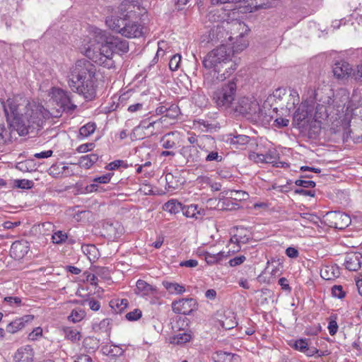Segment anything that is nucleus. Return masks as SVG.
<instances>
[{
  "label": "nucleus",
  "instance_id": "nucleus-47",
  "mask_svg": "<svg viewBox=\"0 0 362 362\" xmlns=\"http://www.w3.org/2000/svg\"><path fill=\"white\" fill-rule=\"evenodd\" d=\"M96 275L103 279L109 280L110 279V273L107 267H99L95 269Z\"/></svg>",
  "mask_w": 362,
  "mask_h": 362
},
{
  "label": "nucleus",
  "instance_id": "nucleus-38",
  "mask_svg": "<svg viewBox=\"0 0 362 362\" xmlns=\"http://www.w3.org/2000/svg\"><path fill=\"white\" fill-rule=\"evenodd\" d=\"M96 125L94 122H88L82 126L79 129V135L82 137H88L95 130Z\"/></svg>",
  "mask_w": 362,
  "mask_h": 362
},
{
  "label": "nucleus",
  "instance_id": "nucleus-7",
  "mask_svg": "<svg viewBox=\"0 0 362 362\" xmlns=\"http://www.w3.org/2000/svg\"><path fill=\"white\" fill-rule=\"evenodd\" d=\"M98 44L100 42H98ZM100 46L95 50L88 47L85 52L86 56L91 59L93 62L103 66L105 67L111 68L114 65L112 60L113 51L109 48L106 43L100 42Z\"/></svg>",
  "mask_w": 362,
  "mask_h": 362
},
{
  "label": "nucleus",
  "instance_id": "nucleus-28",
  "mask_svg": "<svg viewBox=\"0 0 362 362\" xmlns=\"http://www.w3.org/2000/svg\"><path fill=\"white\" fill-rule=\"evenodd\" d=\"M204 255L205 261L210 265L218 264L228 257L225 252H219L216 254L206 252Z\"/></svg>",
  "mask_w": 362,
  "mask_h": 362
},
{
  "label": "nucleus",
  "instance_id": "nucleus-6",
  "mask_svg": "<svg viewBox=\"0 0 362 362\" xmlns=\"http://www.w3.org/2000/svg\"><path fill=\"white\" fill-rule=\"evenodd\" d=\"M235 111L248 117H254L255 119L266 121L269 122L273 117L264 112L263 109L260 108L256 100H250L247 98H243L238 100L235 106Z\"/></svg>",
  "mask_w": 362,
  "mask_h": 362
},
{
  "label": "nucleus",
  "instance_id": "nucleus-15",
  "mask_svg": "<svg viewBox=\"0 0 362 362\" xmlns=\"http://www.w3.org/2000/svg\"><path fill=\"white\" fill-rule=\"evenodd\" d=\"M30 245L25 240H16L12 243L10 252L16 259H21L29 251Z\"/></svg>",
  "mask_w": 362,
  "mask_h": 362
},
{
  "label": "nucleus",
  "instance_id": "nucleus-35",
  "mask_svg": "<svg viewBox=\"0 0 362 362\" xmlns=\"http://www.w3.org/2000/svg\"><path fill=\"white\" fill-rule=\"evenodd\" d=\"M110 305L116 313H121L128 305L127 299H116L110 301Z\"/></svg>",
  "mask_w": 362,
  "mask_h": 362
},
{
  "label": "nucleus",
  "instance_id": "nucleus-34",
  "mask_svg": "<svg viewBox=\"0 0 362 362\" xmlns=\"http://www.w3.org/2000/svg\"><path fill=\"white\" fill-rule=\"evenodd\" d=\"M86 316V313L81 308L74 309L68 316V320L74 323L81 321Z\"/></svg>",
  "mask_w": 362,
  "mask_h": 362
},
{
  "label": "nucleus",
  "instance_id": "nucleus-50",
  "mask_svg": "<svg viewBox=\"0 0 362 362\" xmlns=\"http://www.w3.org/2000/svg\"><path fill=\"white\" fill-rule=\"evenodd\" d=\"M332 296L339 299H342L346 296V292L344 291L342 286L334 285L332 287Z\"/></svg>",
  "mask_w": 362,
  "mask_h": 362
},
{
  "label": "nucleus",
  "instance_id": "nucleus-56",
  "mask_svg": "<svg viewBox=\"0 0 362 362\" xmlns=\"http://www.w3.org/2000/svg\"><path fill=\"white\" fill-rule=\"evenodd\" d=\"M295 184L297 186L302 187L303 188H313L315 187V182L312 180H305L299 179L296 180Z\"/></svg>",
  "mask_w": 362,
  "mask_h": 362
},
{
  "label": "nucleus",
  "instance_id": "nucleus-26",
  "mask_svg": "<svg viewBox=\"0 0 362 362\" xmlns=\"http://www.w3.org/2000/svg\"><path fill=\"white\" fill-rule=\"evenodd\" d=\"M103 228L105 230L107 235L113 238H117L122 233L123 228L118 222L110 223L106 222L103 225Z\"/></svg>",
  "mask_w": 362,
  "mask_h": 362
},
{
  "label": "nucleus",
  "instance_id": "nucleus-42",
  "mask_svg": "<svg viewBox=\"0 0 362 362\" xmlns=\"http://www.w3.org/2000/svg\"><path fill=\"white\" fill-rule=\"evenodd\" d=\"M65 336L68 339L71 340L72 341H76L80 340L81 334L80 332L76 329L71 327H66L64 329Z\"/></svg>",
  "mask_w": 362,
  "mask_h": 362
},
{
  "label": "nucleus",
  "instance_id": "nucleus-2",
  "mask_svg": "<svg viewBox=\"0 0 362 362\" xmlns=\"http://www.w3.org/2000/svg\"><path fill=\"white\" fill-rule=\"evenodd\" d=\"M95 72V66L88 59L77 60L69 75L68 83L71 90L83 95L86 100L94 99L96 96Z\"/></svg>",
  "mask_w": 362,
  "mask_h": 362
},
{
  "label": "nucleus",
  "instance_id": "nucleus-21",
  "mask_svg": "<svg viewBox=\"0 0 362 362\" xmlns=\"http://www.w3.org/2000/svg\"><path fill=\"white\" fill-rule=\"evenodd\" d=\"M165 180L168 189H176L185 182V178L177 170L174 173H169L165 175Z\"/></svg>",
  "mask_w": 362,
  "mask_h": 362
},
{
  "label": "nucleus",
  "instance_id": "nucleus-40",
  "mask_svg": "<svg viewBox=\"0 0 362 362\" xmlns=\"http://www.w3.org/2000/svg\"><path fill=\"white\" fill-rule=\"evenodd\" d=\"M68 167L63 165L61 167L59 165H52L49 169V175L54 178H59L62 177L64 172Z\"/></svg>",
  "mask_w": 362,
  "mask_h": 362
},
{
  "label": "nucleus",
  "instance_id": "nucleus-24",
  "mask_svg": "<svg viewBox=\"0 0 362 362\" xmlns=\"http://www.w3.org/2000/svg\"><path fill=\"white\" fill-rule=\"evenodd\" d=\"M127 20V19L125 18L110 16L106 18L105 23L112 30L122 35V30H123V27L125 26Z\"/></svg>",
  "mask_w": 362,
  "mask_h": 362
},
{
  "label": "nucleus",
  "instance_id": "nucleus-16",
  "mask_svg": "<svg viewBox=\"0 0 362 362\" xmlns=\"http://www.w3.org/2000/svg\"><path fill=\"white\" fill-rule=\"evenodd\" d=\"M135 293L144 296H155L158 293V288L144 280L139 279L136 284Z\"/></svg>",
  "mask_w": 362,
  "mask_h": 362
},
{
  "label": "nucleus",
  "instance_id": "nucleus-46",
  "mask_svg": "<svg viewBox=\"0 0 362 362\" xmlns=\"http://www.w3.org/2000/svg\"><path fill=\"white\" fill-rule=\"evenodd\" d=\"M15 186L17 187L18 188L29 189L33 188V187L34 186V182L32 180L25 179L16 180Z\"/></svg>",
  "mask_w": 362,
  "mask_h": 362
},
{
  "label": "nucleus",
  "instance_id": "nucleus-20",
  "mask_svg": "<svg viewBox=\"0 0 362 362\" xmlns=\"http://www.w3.org/2000/svg\"><path fill=\"white\" fill-rule=\"evenodd\" d=\"M180 153L187 159V163L199 162L202 159L201 153L194 145L183 146Z\"/></svg>",
  "mask_w": 362,
  "mask_h": 362
},
{
  "label": "nucleus",
  "instance_id": "nucleus-29",
  "mask_svg": "<svg viewBox=\"0 0 362 362\" xmlns=\"http://www.w3.org/2000/svg\"><path fill=\"white\" fill-rule=\"evenodd\" d=\"M182 204L176 199H170L164 204L163 209L171 214H176L182 211Z\"/></svg>",
  "mask_w": 362,
  "mask_h": 362
},
{
  "label": "nucleus",
  "instance_id": "nucleus-64",
  "mask_svg": "<svg viewBox=\"0 0 362 362\" xmlns=\"http://www.w3.org/2000/svg\"><path fill=\"white\" fill-rule=\"evenodd\" d=\"M74 362H94L92 358L86 354H80L75 356Z\"/></svg>",
  "mask_w": 362,
  "mask_h": 362
},
{
  "label": "nucleus",
  "instance_id": "nucleus-36",
  "mask_svg": "<svg viewBox=\"0 0 362 362\" xmlns=\"http://www.w3.org/2000/svg\"><path fill=\"white\" fill-rule=\"evenodd\" d=\"M265 163H272L273 165L279 158V153L274 148L269 149L268 151L264 154Z\"/></svg>",
  "mask_w": 362,
  "mask_h": 362
},
{
  "label": "nucleus",
  "instance_id": "nucleus-53",
  "mask_svg": "<svg viewBox=\"0 0 362 362\" xmlns=\"http://www.w3.org/2000/svg\"><path fill=\"white\" fill-rule=\"evenodd\" d=\"M180 109L177 105H170L168 108V112L166 113L165 117L175 119L179 115Z\"/></svg>",
  "mask_w": 362,
  "mask_h": 362
},
{
  "label": "nucleus",
  "instance_id": "nucleus-49",
  "mask_svg": "<svg viewBox=\"0 0 362 362\" xmlns=\"http://www.w3.org/2000/svg\"><path fill=\"white\" fill-rule=\"evenodd\" d=\"M181 56L178 54L173 55L169 62V68L171 71H176L180 67Z\"/></svg>",
  "mask_w": 362,
  "mask_h": 362
},
{
  "label": "nucleus",
  "instance_id": "nucleus-5",
  "mask_svg": "<svg viewBox=\"0 0 362 362\" xmlns=\"http://www.w3.org/2000/svg\"><path fill=\"white\" fill-rule=\"evenodd\" d=\"M237 91L236 79L223 84L213 94V100L218 108L227 109L235 100Z\"/></svg>",
  "mask_w": 362,
  "mask_h": 362
},
{
  "label": "nucleus",
  "instance_id": "nucleus-60",
  "mask_svg": "<svg viewBox=\"0 0 362 362\" xmlns=\"http://www.w3.org/2000/svg\"><path fill=\"white\" fill-rule=\"evenodd\" d=\"M42 334V329L40 327L35 328L29 334L28 339L31 341L36 340Z\"/></svg>",
  "mask_w": 362,
  "mask_h": 362
},
{
  "label": "nucleus",
  "instance_id": "nucleus-3",
  "mask_svg": "<svg viewBox=\"0 0 362 362\" xmlns=\"http://www.w3.org/2000/svg\"><path fill=\"white\" fill-rule=\"evenodd\" d=\"M322 91L320 89L312 91L309 98L304 100L293 113V126L300 129L305 128L307 124L313 117H322V114L326 112V107L333 102L330 95H322Z\"/></svg>",
  "mask_w": 362,
  "mask_h": 362
},
{
  "label": "nucleus",
  "instance_id": "nucleus-31",
  "mask_svg": "<svg viewBox=\"0 0 362 362\" xmlns=\"http://www.w3.org/2000/svg\"><path fill=\"white\" fill-rule=\"evenodd\" d=\"M192 335L189 332H183L175 334L170 339V343L177 345H182L190 341Z\"/></svg>",
  "mask_w": 362,
  "mask_h": 362
},
{
  "label": "nucleus",
  "instance_id": "nucleus-51",
  "mask_svg": "<svg viewBox=\"0 0 362 362\" xmlns=\"http://www.w3.org/2000/svg\"><path fill=\"white\" fill-rule=\"evenodd\" d=\"M327 328L331 336H334L337 333L338 330V325L337 322L336 315H332L330 317Z\"/></svg>",
  "mask_w": 362,
  "mask_h": 362
},
{
  "label": "nucleus",
  "instance_id": "nucleus-37",
  "mask_svg": "<svg viewBox=\"0 0 362 362\" xmlns=\"http://www.w3.org/2000/svg\"><path fill=\"white\" fill-rule=\"evenodd\" d=\"M202 150L206 153V156L204 159L206 162L219 163V162L222 161L223 157L221 155H220L218 153V151H209V150L206 148H202Z\"/></svg>",
  "mask_w": 362,
  "mask_h": 362
},
{
  "label": "nucleus",
  "instance_id": "nucleus-14",
  "mask_svg": "<svg viewBox=\"0 0 362 362\" xmlns=\"http://www.w3.org/2000/svg\"><path fill=\"white\" fill-rule=\"evenodd\" d=\"M353 69L351 65L343 60L337 62L333 66L334 76L339 79L347 78L352 75Z\"/></svg>",
  "mask_w": 362,
  "mask_h": 362
},
{
  "label": "nucleus",
  "instance_id": "nucleus-48",
  "mask_svg": "<svg viewBox=\"0 0 362 362\" xmlns=\"http://www.w3.org/2000/svg\"><path fill=\"white\" fill-rule=\"evenodd\" d=\"M309 339H300L295 341L293 344V348L296 350H298L302 353H304L306 348L308 346Z\"/></svg>",
  "mask_w": 362,
  "mask_h": 362
},
{
  "label": "nucleus",
  "instance_id": "nucleus-25",
  "mask_svg": "<svg viewBox=\"0 0 362 362\" xmlns=\"http://www.w3.org/2000/svg\"><path fill=\"white\" fill-rule=\"evenodd\" d=\"M153 151L151 146L145 145L144 143L137 147L136 153L140 158H141V160H146L144 164H141L144 168L151 166V162L149 160L153 154Z\"/></svg>",
  "mask_w": 362,
  "mask_h": 362
},
{
  "label": "nucleus",
  "instance_id": "nucleus-11",
  "mask_svg": "<svg viewBox=\"0 0 362 362\" xmlns=\"http://www.w3.org/2000/svg\"><path fill=\"white\" fill-rule=\"evenodd\" d=\"M196 307L197 303L193 298H182L172 303L173 311L184 315H190Z\"/></svg>",
  "mask_w": 362,
  "mask_h": 362
},
{
  "label": "nucleus",
  "instance_id": "nucleus-39",
  "mask_svg": "<svg viewBox=\"0 0 362 362\" xmlns=\"http://www.w3.org/2000/svg\"><path fill=\"white\" fill-rule=\"evenodd\" d=\"M52 240L54 244L62 245L66 242V240H68V235L62 230H57L54 232L52 234Z\"/></svg>",
  "mask_w": 362,
  "mask_h": 362
},
{
  "label": "nucleus",
  "instance_id": "nucleus-43",
  "mask_svg": "<svg viewBox=\"0 0 362 362\" xmlns=\"http://www.w3.org/2000/svg\"><path fill=\"white\" fill-rule=\"evenodd\" d=\"M160 144L165 149H173L176 147L175 141L170 139V134L164 135L160 139Z\"/></svg>",
  "mask_w": 362,
  "mask_h": 362
},
{
  "label": "nucleus",
  "instance_id": "nucleus-9",
  "mask_svg": "<svg viewBox=\"0 0 362 362\" xmlns=\"http://www.w3.org/2000/svg\"><path fill=\"white\" fill-rule=\"evenodd\" d=\"M52 98L63 110L68 113H72L76 108L70 96V93L59 88L52 89Z\"/></svg>",
  "mask_w": 362,
  "mask_h": 362
},
{
  "label": "nucleus",
  "instance_id": "nucleus-4",
  "mask_svg": "<svg viewBox=\"0 0 362 362\" xmlns=\"http://www.w3.org/2000/svg\"><path fill=\"white\" fill-rule=\"evenodd\" d=\"M232 51L226 45L213 49L202 61L204 68L213 69L217 73V78L224 81L228 78L237 69L238 64L231 59Z\"/></svg>",
  "mask_w": 362,
  "mask_h": 362
},
{
  "label": "nucleus",
  "instance_id": "nucleus-32",
  "mask_svg": "<svg viewBox=\"0 0 362 362\" xmlns=\"http://www.w3.org/2000/svg\"><path fill=\"white\" fill-rule=\"evenodd\" d=\"M250 141V138L248 136L238 134L230 139V144L236 146V148L242 149L247 145Z\"/></svg>",
  "mask_w": 362,
  "mask_h": 362
},
{
  "label": "nucleus",
  "instance_id": "nucleus-61",
  "mask_svg": "<svg viewBox=\"0 0 362 362\" xmlns=\"http://www.w3.org/2000/svg\"><path fill=\"white\" fill-rule=\"evenodd\" d=\"M4 302L8 303L10 305H21V298L19 297L7 296L4 298Z\"/></svg>",
  "mask_w": 362,
  "mask_h": 362
},
{
  "label": "nucleus",
  "instance_id": "nucleus-55",
  "mask_svg": "<svg viewBox=\"0 0 362 362\" xmlns=\"http://www.w3.org/2000/svg\"><path fill=\"white\" fill-rule=\"evenodd\" d=\"M113 176L112 173H107L102 176L97 177L93 179V182L96 183L106 184L110 182L112 177Z\"/></svg>",
  "mask_w": 362,
  "mask_h": 362
},
{
  "label": "nucleus",
  "instance_id": "nucleus-13",
  "mask_svg": "<svg viewBox=\"0 0 362 362\" xmlns=\"http://www.w3.org/2000/svg\"><path fill=\"white\" fill-rule=\"evenodd\" d=\"M34 315H25L18 317L6 325V331L10 334H16L21 331L25 327L26 324L33 320Z\"/></svg>",
  "mask_w": 362,
  "mask_h": 362
},
{
  "label": "nucleus",
  "instance_id": "nucleus-18",
  "mask_svg": "<svg viewBox=\"0 0 362 362\" xmlns=\"http://www.w3.org/2000/svg\"><path fill=\"white\" fill-rule=\"evenodd\" d=\"M305 128H300V132L307 134L309 138H316L321 132V122L314 117L305 124Z\"/></svg>",
  "mask_w": 362,
  "mask_h": 362
},
{
  "label": "nucleus",
  "instance_id": "nucleus-8",
  "mask_svg": "<svg viewBox=\"0 0 362 362\" xmlns=\"http://www.w3.org/2000/svg\"><path fill=\"white\" fill-rule=\"evenodd\" d=\"M95 41L98 42H105L106 45L113 51L114 53L123 54L129 51V42L118 37L107 38L105 31L99 28L94 29Z\"/></svg>",
  "mask_w": 362,
  "mask_h": 362
},
{
  "label": "nucleus",
  "instance_id": "nucleus-52",
  "mask_svg": "<svg viewBox=\"0 0 362 362\" xmlns=\"http://www.w3.org/2000/svg\"><path fill=\"white\" fill-rule=\"evenodd\" d=\"M83 344L86 349L95 350L98 347V341L92 337H87L83 340Z\"/></svg>",
  "mask_w": 362,
  "mask_h": 362
},
{
  "label": "nucleus",
  "instance_id": "nucleus-62",
  "mask_svg": "<svg viewBox=\"0 0 362 362\" xmlns=\"http://www.w3.org/2000/svg\"><path fill=\"white\" fill-rule=\"evenodd\" d=\"M83 275L86 276V281L89 282L91 285H98V276L96 275V274H91L90 272H86L83 273Z\"/></svg>",
  "mask_w": 362,
  "mask_h": 362
},
{
  "label": "nucleus",
  "instance_id": "nucleus-27",
  "mask_svg": "<svg viewBox=\"0 0 362 362\" xmlns=\"http://www.w3.org/2000/svg\"><path fill=\"white\" fill-rule=\"evenodd\" d=\"M163 287L166 289L169 294H182L185 292L184 286L176 282L163 281L162 282Z\"/></svg>",
  "mask_w": 362,
  "mask_h": 362
},
{
  "label": "nucleus",
  "instance_id": "nucleus-57",
  "mask_svg": "<svg viewBox=\"0 0 362 362\" xmlns=\"http://www.w3.org/2000/svg\"><path fill=\"white\" fill-rule=\"evenodd\" d=\"M300 216L305 223L310 222L316 223L319 219L318 216L310 213H302L300 214Z\"/></svg>",
  "mask_w": 362,
  "mask_h": 362
},
{
  "label": "nucleus",
  "instance_id": "nucleus-59",
  "mask_svg": "<svg viewBox=\"0 0 362 362\" xmlns=\"http://www.w3.org/2000/svg\"><path fill=\"white\" fill-rule=\"evenodd\" d=\"M245 260V256L240 255L230 259L228 264L230 267H236L243 264Z\"/></svg>",
  "mask_w": 362,
  "mask_h": 362
},
{
  "label": "nucleus",
  "instance_id": "nucleus-54",
  "mask_svg": "<svg viewBox=\"0 0 362 362\" xmlns=\"http://www.w3.org/2000/svg\"><path fill=\"white\" fill-rule=\"evenodd\" d=\"M142 315V312L139 309H134L133 311H131L126 314V319L129 321H136L141 318Z\"/></svg>",
  "mask_w": 362,
  "mask_h": 362
},
{
  "label": "nucleus",
  "instance_id": "nucleus-63",
  "mask_svg": "<svg viewBox=\"0 0 362 362\" xmlns=\"http://www.w3.org/2000/svg\"><path fill=\"white\" fill-rule=\"evenodd\" d=\"M352 76L356 81H362V64L358 65L356 70H353Z\"/></svg>",
  "mask_w": 362,
  "mask_h": 362
},
{
  "label": "nucleus",
  "instance_id": "nucleus-33",
  "mask_svg": "<svg viewBox=\"0 0 362 362\" xmlns=\"http://www.w3.org/2000/svg\"><path fill=\"white\" fill-rule=\"evenodd\" d=\"M226 194L230 198L238 201L247 200L249 198L248 193L243 190L230 189L226 192Z\"/></svg>",
  "mask_w": 362,
  "mask_h": 362
},
{
  "label": "nucleus",
  "instance_id": "nucleus-45",
  "mask_svg": "<svg viewBox=\"0 0 362 362\" xmlns=\"http://www.w3.org/2000/svg\"><path fill=\"white\" fill-rule=\"evenodd\" d=\"M122 167L124 168H128V164L122 160H115L107 165L105 169L107 170H115L119 168Z\"/></svg>",
  "mask_w": 362,
  "mask_h": 362
},
{
  "label": "nucleus",
  "instance_id": "nucleus-44",
  "mask_svg": "<svg viewBox=\"0 0 362 362\" xmlns=\"http://www.w3.org/2000/svg\"><path fill=\"white\" fill-rule=\"evenodd\" d=\"M248 45V42L244 38L243 35H240V39L238 40L233 46V52H241L245 49Z\"/></svg>",
  "mask_w": 362,
  "mask_h": 362
},
{
  "label": "nucleus",
  "instance_id": "nucleus-17",
  "mask_svg": "<svg viewBox=\"0 0 362 362\" xmlns=\"http://www.w3.org/2000/svg\"><path fill=\"white\" fill-rule=\"evenodd\" d=\"M346 269L356 272L361 269L362 264V255L358 252L349 253L346 255L344 263Z\"/></svg>",
  "mask_w": 362,
  "mask_h": 362
},
{
  "label": "nucleus",
  "instance_id": "nucleus-41",
  "mask_svg": "<svg viewBox=\"0 0 362 362\" xmlns=\"http://www.w3.org/2000/svg\"><path fill=\"white\" fill-rule=\"evenodd\" d=\"M83 253L87 255L88 258L91 260L95 259L98 253V249L94 245H86L82 246Z\"/></svg>",
  "mask_w": 362,
  "mask_h": 362
},
{
  "label": "nucleus",
  "instance_id": "nucleus-10",
  "mask_svg": "<svg viewBox=\"0 0 362 362\" xmlns=\"http://www.w3.org/2000/svg\"><path fill=\"white\" fill-rule=\"evenodd\" d=\"M326 220L330 227L344 230L351 223L350 216L341 211H330L326 214Z\"/></svg>",
  "mask_w": 362,
  "mask_h": 362
},
{
  "label": "nucleus",
  "instance_id": "nucleus-1",
  "mask_svg": "<svg viewBox=\"0 0 362 362\" xmlns=\"http://www.w3.org/2000/svg\"><path fill=\"white\" fill-rule=\"evenodd\" d=\"M0 102L9 131L4 124H0V146L11 141V132L16 131L20 136L28 134V129L40 127L47 115L45 107L38 103L30 101L18 94Z\"/></svg>",
  "mask_w": 362,
  "mask_h": 362
},
{
  "label": "nucleus",
  "instance_id": "nucleus-19",
  "mask_svg": "<svg viewBox=\"0 0 362 362\" xmlns=\"http://www.w3.org/2000/svg\"><path fill=\"white\" fill-rule=\"evenodd\" d=\"M34 352L30 345H25L19 348L15 353L13 360L15 362H32Z\"/></svg>",
  "mask_w": 362,
  "mask_h": 362
},
{
  "label": "nucleus",
  "instance_id": "nucleus-23",
  "mask_svg": "<svg viewBox=\"0 0 362 362\" xmlns=\"http://www.w3.org/2000/svg\"><path fill=\"white\" fill-rule=\"evenodd\" d=\"M212 358L215 362H240V360L238 354L221 350L215 351L212 355Z\"/></svg>",
  "mask_w": 362,
  "mask_h": 362
},
{
  "label": "nucleus",
  "instance_id": "nucleus-58",
  "mask_svg": "<svg viewBox=\"0 0 362 362\" xmlns=\"http://www.w3.org/2000/svg\"><path fill=\"white\" fill-rule=\"evenodd\" d=\"M84 304H87L90 309L93 311H98L100 308V303L98 300L93 298L86 300Z\"/></svg>",
  "mask_w": 362,
  "mask_h": 362
},
{
  "label": "nucleus",
  "instance_id": "nucleus-22",
  "mask_svg": "<svg viewBox=\"0 0 362 362\" xmlns=\"http://www.w3.org/2000/svg\"><path fill=\"white\" fill-rule=\"evenodd\" d=\"M182 212L185 217L195 220L202 219L205 215L204 209H199L197 204L183 205Z\"/></svg>",
  "mask_w": 362,
  "mask_h": 362
},
{
  "label": "nucleus",
  "instance_id": "nucleus-12",
  "mask_svg": "<svg viewBox=\"0 0 362 362\" xmlns=\"http://www.w3.org/2000/svg\"><path fill=\"white\" fill-rule=\"evenodd\" d=\"M144 27L134 21L127 20L125 26L122 30V35L127 38L141 37L144 34Z\"/></svg>",
  "mask_w": 362,
  "mask_h": 362
},
{
  "label": "nucleus",
  "instance_id": "nucleus-30",
  "mask_svg": "<svg viewBox=\"0 0 362 362\" xmlns=\"http://www.w3.org/2000/svg\"><path fill=\"white\" fill-rule=\"evenodd\" d=\"M98 158L99 156L96 153L86 155L80 158L79 163L82 167L89 169L98 161Z\"/></svg>",
  "mask_w": 362,
  "mask_h": 362
}]
</instances>
